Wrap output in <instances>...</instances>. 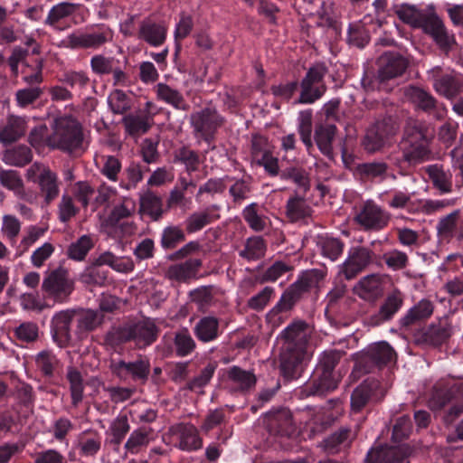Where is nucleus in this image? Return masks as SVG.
<instances>
[{"label": "nucleus", "mask_w": 463, "mask_h": 463, "mask_svg": "<svg viewBox=\"0 0 463 463\" xmlns=\"http://www.w3.org/2000/svg\"><path fill=\"white\" fill-rule=\"evenodd\" d=\"M159 332V327L152 319L145 318L113 327L105 335L104 342L106 345L116 348L132 341L137 348L143 349L156 341Z\"/></svg>", "instance_id": "obj_1"}, {"label": "nucleus", "mask_w": 463, "mask_h": 463, "mask_svg": "<svg viewBox=\"0 0 463 463\" xmlns=\"http://www.w3.org/2000/svg\"><path fill=\"white\" fill-rule=\"evenodd\" d=\"M344 352L338 350L325 351L316 367L317 379L312 386L301 391V397L309 395H325L337 388L340 382L339 375L335 372Z\"/></svg>", "instance_id": "obj_2"}, {"label": "nucleus", "mask_w": 463, "mask_h": 463, "mask_svg": "<svg viewBox=\"0 0 463 463\" xmlns=\"http://www.w3.org/2000/svg\"><path fill=\"white\" fill-rule=\"evenodd\" d=\"M51 148L64 153L83 152L84 134L81 124L71 116L58 118L52 125Z\"/></svg>", "instance_id": "obj_3"}, {"label": "nucleus", "mask_w": 463, "mask_h": 463, "mask_svg": "<svg viewBox=\"0 0 463 463\" xmlns=\"http://www.w3.org/2000/svg\"><path fill=\"white\" fill-rule=\"evenodd\" d=\"M400 130V124L395 117L387 115L377 119L365 131L361 146L368 154L382 152L392 145V139Z\"/></svg>", "instance_id": "obj_4"}, {"label": "nucleus", "mask_w": 463, "mask_h": 463, "mask_svg": "<svg viewBox=\"0 0 463 463\" xmlns=\"http://www.w3.org/2000/svg\"><path fill=\"white\" fill-rule=\"evenodd\" d=\"M41 290L44 299L52 300L53 304H63L74 290V280L69 270L60 266L45 273Z\"/></svg>", "instance_id": "obj_5"}, {"label": "nucleus", "mask_w": 463, "mask_h": 463, "mask_svg": "<svg viewBox=\"0 0 463 463\" xmlns=\"http://www.w3.org/2000/svg\"><path fill=\"white\" fill-rule=\"evenodd\" d=\"M396 359V353L393 348L385 341L372 344L366 351L355 357V364L353 370L354 376L369 373L374 368H382Z\"/></svg>", "instance_id": "obj_6"}, {"label": "nucleus", "mask_w": 463, "mask_h": 463, "mask_svg": "<svg viewBox=\"0 0 463 463\" xmlns=\"http://www.w3.org/2000/svg\"><path fill=\"white\" fill-rule=\"evenodd\" d=\"M189 121L194 137L210 144L223 125L224 118L214 107L209 106L191 113Z\"/></svg>", "instance_id": "obj_7"}, {"label": "nucleus", "mask_w": 463, "mask_h": 463, "mask_svg": "<svg viewBox=\"0 0 463 463\" xmlns=\"http://www.w3.org/2000/svg\"><path fill=\"white\" fill-rule=\"evenodd\" d=\"M323 278L324 274L320 270H307L298 281L287 288L273 310L278 313L290 310L299 300L301 295L304 292H307L310 288L317 287Z\"/></svg>", "instance_id": "obj_8"}, {"label": "nucleus", "mask_w": 463, "mask_h": 463, "mask_svg": "<svg viewBox=\"0 0 463 463\" xmlns=\"http://www.w3.org/2000/svg\"><path fill=\"white\" fill-rule=\"evenodd\" d=\"M420 29L429 35L439 51L446 55L457 44L455 35L447 29L432 5L429 6V15L425 18Z\"/></svg>", "instance_id": "obj_9"}, {"label": "nucleus", "mask_w": 463, "mask_h": 463, "mask_svg": "<svg viewBox=\"0 0 463 463\" xmlns=\"http://www.w3.org/2000/svg\"><path fill=\"white\" fill-rule=\"evenodd\" d=\"M326 73L327 69L322 63H317L307 70L298 84L300 87L298 103H313L324 95L326 90L324 77Z\"/></svg>", "instance_id": "obj_10"}, {"label": "nucleus", "mask_w": 463, "mask_h": 463, "mask_svg": "<svg viewBox=\"0 0 463 463\" xmlns=\"http://www.w3.org/2000/svg\"><path fill=\"white\" fill-rule=\"evenodd\" d=\"M386 394V390L375 378H366L356 386L351 394V410L360 412L367 406L379 403Z\"/></svg>", "instance_id": "obj_11"}, {"label": "nucleus", "mask_w": 463, "mask_h": 463, "mask_svg": "<svg viewBox=\"0 0 463 463\" xmlns=\"http://www.w3.org/2000/svg\"><path fill=\"white\" fill-rule=\"evenodd\" d=\"M314 328L305 320H293L281 333L282 349L307 353V345Z\"/></svg>", "instance_id": "obj_12"}, {"label": "nucleus", "mask_w": 463, "mask_h": 463, "mask_svg": "<svg viewBox=\"0 0 463 463\" xmlns=\"http://www.w3.org/2000/svg\"><path fill=\"white\" fill-rule=\"evenodd\" d=\"M377 80L385 82L402 77L410 66V59L398 52H383L376 60Z\"/></svg>", "instance_id": "obj_13"}, {"label": "nucleus", "mask_w": 463, "mask_h": 463, "mask_svg": "<svg viewBox=\"0 0 463 463\" xmlns=\"http://www.w3.org/2000/svg\"><path fill=\"white\" fill-rule=\"evenodd\" d=\"M402 91L404 98L414 106L416 110L433 115L437 119L443 118V113L439 110V103L429 91L414 85L403 88Z\"/></svg>", "instance_id": "obj_14"}, {"label": "nucleus", "mask_w": 463, "mask_h": 463, "mask_svg": "<svg viewBox=\"0 0 463 463\" xmlns=\"http://www.w3.org/2000/svg\"><path fill=\"white\" fill-rule=\"evenodd\" d=\"M411 449L407 444L380 446L371 449L366 456L368 463H409Z\"/></svg>", "instance_id": "obj_15"}, {"label": "nucleus", "mask_w": 463, "mask_h": 463, "mask_svg": "<svg viewBox=\"0 0 463 463\" xmlns=\"http://www.w3.org/2000/svg\"><path fill=\"white\" fill-rule=\"evenodd\" d=\"M78 309L67 308L54 314L51 322V333L52 339L59 346L64 347L69 345L71 340V326Z\"/></svg>", "instance_id": "obj_16"}, {"label": "nucleus", "mask_w": 463, "mask_h": 463, "mask_svg": "<svg viewBox=\"0 0 463 463\" xmlns=\"http://www.w3.org/2000/svg\"><path fill=\"white\" fill-rule=\"evenodd\" d=\"M109 369L121 380H127L130 376L134 381L146 382L149 375L150 364L147 359L142 358L129 363L123 360L112 361Z\"/></svg>", "instance_id": "obj_17"}, {"label": "nucleus", "mask_w": 463, "mask_h": 463, "mask_svg": "<svg viewBox=\"0 0 463 463\" xmlns=\"http://www.w3.org/2000/svg\"><path fill=\"white\" fill-rule=\"evenodd\" d=\"M264 422L268 431L275 436L290 437L296 430L292 413L286 408L268 412Z\"/></svg>", "instance_id": "obj_18"}, {"label": "nucleus", "mask_w": 463, "mask_h": 463, "mask_svg": "<svg viewBox=\"0 0 463 463\" xmlns=\"http://www.w3.org/2000/svg\"><path fill=\"white\" fill-rule=\"evenodd\" d=\"M390 219V214L373 202H366L355 217L364 230L372 231L382 230L388 224Z\"/></svg>", "instance_id": "obj_19"}, {"label": "nucleus", "mask_w": 463, "mask_h": 463, "mask_svg": "<svg viewBox=\"0 0 463 463\" xmlns=\"http://www.w3.org/2000/svg\"><path fill=\"white\" fill-rule=\"evenodd\" d=\"M373 252L365 247L351 248L348 257L342 266L346 279H352L365 269L373 260Z\"/></svg>", "instance_id": "obj_20"}, {"label": "nucleus", "mask_w": 463, "mask_h": 463, "mask_svg": "<svg viewBox=\"0 0 463 463\" xmlns=\"http://www.w3.org/2000/svg\"><path fill=\"white\" fill-rule=\"evenodd\" d=\"M109 31L74 33L66 40V46L72 49H98L111 40Z\"/></svg>", "instance_id": "obj_21"}, {"label": "nucleus", "mask_w": 463, "mask_h": 463, "mask_svg": "<svg viewBox=\"0 0 463 463\" xmlns=\"http://www.w3.org/2000/svg\"><path fill=\"white\" fill-rule=\"evenodd\" d=\"M433 137V130L426 121L414 117L405 119L401 140L431 143Z\"/></svg>", "instance_id": "obj_22"}, {"label": "nucleus", "mask_w": 463, "mask_h": 463, "mask_svg": "<svg viewBox=\"0 0 463 463\" xmlns=\"http://www.w3.org/2000/svg\"><path fill=\"white\" fill-rule=\"evenodd\" d=\"M430 144L400 140L398 147L402 153V160L409 165H416L430 160L431 157Z\"/></svg>", "instance_id": "obj_23"}, {"label": "nucleus", "mask_w": 463, "mask_h": 463, "mask_svg": "<svg viewBox=\"0 0 463 463\" xmlns=\"http://www.w3.org/2000/svg\"><path fill=\"white\" fill-rule=\"evenodd\" d=\"M225 375L232 389L241 393L250 392L257 383V377L253 371L244 370L237 365L228 368Z\"/></svg>", "instance_id": "obj_24"}, {"label": "nucleus", "mask_w": 463, "mask_h": 463, "mask_svg": "<svg viewBox=\"0 0 463 463\" xmlns=\"http://www.w3.org/2000/svg\"><path fill=\"white\" fill-rule=\"evenodd\" d=\"M306 355L307 356V353L282 349L279 369L286 380L291 381L300 376L302 363Z\"/></svg>", "instance_id": "obj_25"}, {"label": "nucleus", "mask_w": 463, "mask_h": 463, "mask_svg": "<svg viewBox=\"0 0 463 463\" xmlns=\"http://www.w3.org/2000/svg\"><path fill=\"white\" fill-rule=\"evenodd\" d=\"M392 11L404 24L412 28L420 29L425 18L429 15V7L420 9L414 5L397 4L392 6Z\"/></svg>", "instance_id": "obj_26"}, {"label": "nucleus", "mask_w": 463, "mask_h": 463, "mask_svg": "<svg viewBox=\"0 0 463 463\" xmlns=\"http://www.w3.org/2000/svg\"><path fill=\"white\" fill-rule=\"evenodd\" d=\"M202 261L199 259H189L184 262L174 264L165 271V278L179 283H185L196 276Z\"/></svg>", "instance_id": "obj_27"}, {"label": "nucleus", "mask_w": 463, "mask_h": 463, "mask_svg": "<svg viewBox=\"0 0 463 463\" xmlns=\"http://www.w3.org/2000/svg\"><path fill=\"white\" fill-rule=\"evenodd\" d=\"M451 335V326L447 320L432 324L418 334V341L431 345H439Z\"/></svg>", "instance_id": "obj_28"}, {"label": "nucleus", "mask_w": 463, "mask_h": 463, "mask_svg": "<svg viewBox=\"0 0 463 463\" xmlns=\"http://www.w3.org/2000/svg\"><path fill=\"white\" fill-rule=\"evenodd\" d=\"M305 195L306 194L295 192L288 198L285 207V213L291 222H297L312 215L313 210L307 203Z\"/></svg>", "instance_id": "obj_29"}, {"label": "nucleus", "mask_w": 463, "mask_h": 463, "mask_svg": "<svg viewBox=\"0 0 463 463\" xmlns=\"http://www.w3.org/2000/svg\"><path fill=\"white\" fill-rule=\"evenodd\" d=\"M402 305V294L399 290L393 291L383 300L378 313L371 317V323L376 326L392 319Z\"/></svg>", "instance_id": "obj_30"}, {"label": "nucleus", "mask_w": 463, "mask_h": 463, "mask_svg": "<svg viewBox=\"0 0 463 463\" xmlns=\"http://www.w3.org/2000/svg\"><path fill=\"white\" fill-rule=\"evenodd\" d=\"M138 213L147 215L153 222L159 221L164 214L162 198L154 192L146 190L139 195Z\"/></svg>", "instance_id": "obj_31"}, {"label": "nucleus", "mask_w": 463, "mask_h": 463, "mask_svg": "<svg viewBox=\"0 0 463 463\" xmlns=\"http://www.w3.org/2000/svg\"><path fill=\"white\" fill-rule=\"evenodd\" d=\"M26 131V121L18 116H9L6 122L0 126V143L9 145L16 142Z\"/></svg>", "instance_id": "obj_32"}, {"label": "nucleus", "mask_w": 463, "mask_h": 463, "mask_svg": "<svg viewBox=\"0 0 463 463\" xmlns=\"http://www.w3.org/2000/svg\"><path fill=\"white\" fill-rule=\"evenodd\" d=\"M337 128L334 124H321L316 127L314 139L320 152L332 159L334 156L333 141Z\"/></svg>", "instance_id": "obj_33"}, {"label": "nucleus", "mask_w": 463, "mask_h": 463, "mask_svg": "<svg viewBox=\"0 0 463 463\" xmlns=\"http://www.w3.org/2000/svg\"><path fill=\"white\" fill-rule=\"evenodd\" d=\"M429 179L433 187L440 194H449L452 192V174L449 169H444L438 164L429 165L425 168Z\"/></svg>", "instance_id": "obj_34"}, {"label": "nucleus", "mask_w": 463, "mask_h": 463, "mask_svg": "<svg viewBox=\"0 0 463 463\" xmlns=\"http://www.w3.org/2000/svg\"><path fill=\"white\" fill-rule=\"evenodd\" d=\"M166 28L151 20H144L140 24L138 37L152 46L163 44L166 38Z\"/></svg>", "instance_id": "obj_35"}, {"label": "nucleus", "mask_w": 463, "mask_h": 463, "mask_svg": "<svg viewBox=\"0 0 463 463\" xmlns=\"http://www.w3.org/2000/svg\"><path fill=\"white\" fill-rule=\"evenodd\" d=\"M194 335L203 343L216 340L220 335V322L216 317L206 316L202 317L194 326Z\"/></svg>", "instance_id": "obj_36"}, {"label": "nucleus", "mask_w": 463, "mask_h": 463, "mask_svg": "<svg viewBox=\"0 0 463 463\" xmlns=\"http://www.w3.org/2000/svg\"><path fill=\"white\" fill-rule=\"evenodd\" d=\"M104 316L101 312L92 309H78L76 315V333L82 335L94 331L103 323Z\"/></svg>", "instance_id": "obj_37"}, {"label": "nucleus", "mask_w": 463, "mask_h": 463, "mask_svg": "<svg viewBox=\"0 0 463 463\" xmlns=\"http://www.w3.org/2000/svg\"><path fill=\"white\" fill-rule=\"evenodd\" d=\"M351 436V429L348 427H342L323 440L322 448L326 453L335 455L338 453L342 448H345L350 445L352 440Z\"/></svg>", "instance_id": "obj_38"}, {"label": "nucleus", "mask_w": 463, "mask_h": 463, "mask_svg": "<svg viewBox=\"0 0 463 463\" xmlns=\"http://www.w3.org/2000/svg\"><path fill=\"white\" fill-rule=\"evenodd\" d=\"M436 91L449 99H452L463 91V81L456 76L446 74L434 82Z\"/></svg>", "instance_id": "obj_39"}, {"label": "nucleus", "mask_w": 463, "mask_h": 463, "mask_svg": "<svg viewBox=\"0 0 463 463\" xmlns=\"http://www.w3.org/2000/svg\"><path fill=\"white\" fill-rule=\"evenodd\" d=\"M122 124L132 137L145 134L151 128L150 117L145 113L128 114L122 118Z\"/></svg>", "instance_id": "obj_40"}, {"label": "nucleus", "mask_w": 463, "mask_h": 463, "mask_svg": "<svg viewBox=\"0 0 463 463\" xmlns=\"http://www.w3.org/2000/svg\"><path fill=\"white\" fill-rule=\"evenodd\" d=\"M433 309V304L430 300L421 299L401 319V325L408 327L418 322L425 320L432 315Z\"/></svg>", "instance_id": "obj_41"}, {"label": "nucleus", "mask_w": 463, "mask_h": 463, "mask_svg": "<svg viewBox=\"0 0 463 463\" xmlns=\"http://www.w3.org/2000/svg\"><path fill=\"white\" fill-rule=\"evenodd\" d=\"M390 165L384 161H372L357 165L356 171L364 179L385 180L389 176Z\"/></svg>", "instance_id": "obj_42"}, {"label": "nucleus", "mask_w": 463, "mask_h": 463, "mask_svg": "<svg viewBox=\"0 0 463 463\" xmlns=\"http://www.w3.org/2000/svg\"><path fill=\"white\" fill-rule=\"evenodd\" d=\"M33 159V154L29 146L25 145L15 146L5 150L2 160L14 166H24Z\"/></svg>", "instance_id": "obj_43"}, {"label": "nucleus", "mask_w": 463, "mask_h": 463, "mask_svg": "<svg viewBox=\"0 0 463 463\" xmlns=\"http://www.w3.org/2000/svg\"><path fill=\"white\" fill-rule=\"evenodd\" d=\"M38 184L46 203H50L59 194L57 177L49 169L43 168L38 177Z\"/></svg>", "instance_id": "obj_44"}, {"label": "nucleus", "mask_w": 463, "mask_h": 463, "mask_svg": "<svg viewBox=\"0 0 463 463\" xmlns=\"http://www.w3.org/2000/svg\"><path fill=\"white\" fill-rule=\"evenodd\" d=\"M156 94L159 99L172 105L174 108L181 110H188L189 105L184 100L183 95L175 89L165 83L156 85Z\"/></svg>", "instance_id": "obj_45"}, {"label": "nucleus", "mask_w": 463, "mask_h": 463, "mask_svg": "<svg viewBox=\"0 0 463 463\" xmlns=\"http://www.w3.org/2000/svg\"><path fill=\"white\" fill-rule=\"evenodd\" d=\"M66 378L70 383L71 404L78 407L83 400L84 384L82 375L78 369L70 366L67 370Z\"/></svg>", "instance_id": "obj_46"}, {"label": "nucleus", "mask_w": 463, "mask_h": 463, "mask_svg": "<svg viewBox=\"0 0 463 463\" xmlns=\"http://www.w3.org/2000/svg\"><path fill=\"white\" fill-rule=\"evenodd\" d=\"M175 162L185 166L188 173L197 171L201 164L199 154L188 146H182L175 151Z\"/></svg>", "instance_id": "obj_47"}, {"label": "nucleus", "mask_w": 463, "mask_h": 463, "mask_svg": "<svg viewBox=\"0 0 463 463\" xmlns=\"http://www.w3.org/2000/svg\"><path fill=\"white\" fill-rule=\"evenodd\" d=\"M281 178L292 180L298 187V191H297L298 193L307 194V192L310 189V179L308 173L302 168H286L281 173Z\"/></svg>", "instance_id": "obj_48"}, {"label": "nucleus", "mask_w": 463, "mask_h": 463, "mask_svg": "<svg viewBox=\"0 0 463 463\" xmlns=\"http://www.w3.org/2000/svg\"><path fill=\"white\" fill-rule=\"evenodd\" d=\"M321 253L331 261L335 260L343 252L345 244L336 238H321L318 241Z\"/></svg>", "instance_id": "obj_49"}, {"label": "nucleus", "mask_w": 463, "mask_h": 463, "mask_svg": "<svg viewBox=\"0 0 463 463\" xmlns=\"http://www.w3.org/2000/svg\"><path fill=\"white\" fill-rule=\"evenodd\" d=\"M203 440L198 435L196 428L193 425L185 426L180 433L179 448L184 450L198 449Z\"/></svg>", "instance_id": "obj_50"}, {"label": "nucleus", "mask_w": 463, "mask_h": 463, "mask_svg": "<svg viewBox=\"0 0 463 463\" xmlns=\"http://www.w3.org/2000/svg\"><path fill=\"white\" fill-rule=\"evenodd\" d=\"M174 344L178 356H186L195 349V342L187 329H183L175 334Z\"/></svg>", "instance_id": "obj_51"}, {"label": "nucleus", "mask_w": 463, "mask_h": 463, "mask_svg": "<svg viewBox=\"0 0 463 463\" xmlns=\"http://www.w3.org/2000/svg\"><path fill=\"white\" fill-rule=\"evenodd\" d=\"M92 247L91 238L88 235H82L69 246L67 255L71 260H82Z\"/></svg>", "instance_id": "obj_52"}, {"label": "nucleus", "mask_w": 463, "mask_h": 463, "mask_svg": "<svg viewBox=\"0 0 463 463\" xmlns=\"http://www.w3.org/2000/svg\"><path fill=\"white\" fill-rule=\"evenodd\" d=\"M133 213L134 208L128 209L125 203L115 205L103 221V226L109 230H115L122 220L130 217Z\"/></svg>", "instance_id": "obj_53"}, {"label": "nucleus", "mask_w": 463, "mask_h": 463, "mask_svg": "<svg viewBox=\"0 0 463 463\" xmlns=\"http://www.w3.org/2000/svg\"><path fill=\"white\" fill-rule=\"evenodd\" d=\"M51 139L52 133L49 132L47 126L44 124L34 127L28 136L30 145L36 149H40L44 146L51 148Z\"/></svg>", "instance_id": "obj_54"}, {"label": "nucleus", "mask_w": 463, "mask_h": 463, "mask_svg": "<svg viewBox=\"0 0 463 463\" xmlns=\"http://www.w3.org/2000/svg\"><path fill=\"white\" fill-rule=\"evenodd\" d=\"M108 279V271L102 269V266L98 265L94 261L90 267H88L80 276V279L83 283L89 285H103Z\"/></svg>", "instance_id": "obj_55"}, {"label": "nucleus", "mask_w": 463, "mask_h": 463, "mask_svg": "<svg viewBox=\"0 0 463 463\" xmlns=\"http://www.w3.org/2000/svg\"><path fill=\"white\" fill-rule=\"evenodd\" d=\"M184 241L185 234L180 227L168 226L162 232L161 246L165 250H172Z\"/></svg>", "instance_id": "obj_56"}, {"label": "nucleus", "mask_w": 463, "mask_h": 463, "mask_svg": "<svg viewBox=\"0 0 463 463\" xmlns=\"http://www.w3.org/2000/svg\"><path fill=\"white\" fill-rule=\"evenodd\" d=\"M108 103L114 114H123L131 109L130 98L121 90H113Z\"/></svg>", "instance_id": "obj_57"}, {"label": "nucleus", "mask_w": 463, "mask_h": 463, "mask_svg": "<svg viewBox=\"0 0 463 463\" xmlns=\"http://www.w3.org/2000/svg\"><path fill=\"white\" fill-rule=\"evenodd\" d=\"M35 363L44 376L52 377L59 361L52 352L44 350L36 355Z\"/></svg>", "instance_id": "obj_58"}, {"label": "nucleus", "mask_w": 463, "mask_h": 463, "mask_svg": "<svg viewBox=\"0 0 463 463\" xmlns=\"http://www.w3.org/2000/svg\"><path fill=\"white\" fill-rule=\"evenodd\" d=\"M381 284L378 275L366 276L359 281L358 294L364 298L377 296L381 292Z\"/></svg>", "instance_id": "obj_59"}, {"label": "nucleus", "mask_w": 463, "mask_h": 463, "mask_svg": "<svg viewBox=\"0 0 463 463\" xmlns=\"http://www.w3.org/2000/svg\"><path fill=\"white\" fill-rule=\"evenodd\" d=\"M298 133L302 142L307 146V150L313 147L311 139L312 132V112L311 110H305L299 113Z\"/></svg>", "instance_id": "obj_60"}, {"label": "nucleus", "mask_w": 463, "mask_h": 463, "mask_svg": "<svg viewBox=\"0 0 463 463\" xmlns=\"http://www.w3.org/2000/svg\"><path fill=\"white\" fill-rule=\"evenodd\" d=\"M265 251L264 240L260 237H256L247 241L245 248L240 252V255L247 260H259L264 256Z\"/></svg>", "instance_id": "obj_61"}, {"label": "nucleus", "mask_w": 463, "mask_h": 463, "mask_svg": "<svg viewBox=\"0 0 463 463\" xmlns=\"http://www.w3.org/2000/svg\"><path fill=\"white\" fill-rule=\"evenodd\" d=\"M115 64H119V61L102 54L94 55L90 60L91 70L99 75L110 74Z\"/></svg>", "instance_id": "obj_62"}, {"label": "nucleus", "mask_w": 463, "mask_h": 463, "mask_svg": "<svg viewBox=\"0 0 463 463\" xmlns=\"http://www.w3.org/2000/svg\"><path fill=\"white\" fill-rule=\"evenodd\" d=\"M193 302L196 303L201 311H205L213 300V286L198 288L190 294Z\"/></svg>", "instance_id": "obj_63"}, {"label": "nucleus", "mask_w": 463, "mask_h": 463, "mask_svg": "<svg viewBox=\"0 0 463 463\" xmlns=\"http://www.w3.org/2000/svg\"><path fill=\"white\" fill-rule=\"evenodd\" d=\"M460 210H455L449 214L442 217L437 225V231L442 238H450L457 227V222L459 218Z\"/></svg>", "instance_id": "obj_64"}]
</instances>
